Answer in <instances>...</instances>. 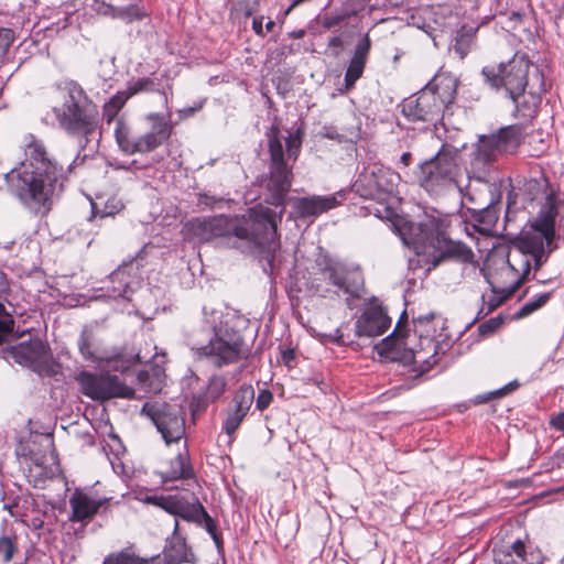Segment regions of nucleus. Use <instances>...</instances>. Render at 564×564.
<instances>
[{
    "mask_svg": "<svg viewBox=\"0 0 564 564\" xmlns=\"http://www.w3.org/2000/svg\"><path fill=\"white\" fill-rule=\"evenodd\" d=\"M91 344H93V335L88 330L84 329L80 334V337L78 339V348L80 354L86 359H93L94 352L91 350Z\"/></svg>",
    "mask_w": 564,
    "mask_h": 564,
    "instance_id": "39",
    "label": "nucleus"
},
{
    "mask_svg": "<svg viewBox=\"0 0 564 564\" xmlns=\"http://www.w3.org/2000/svg\"><path fill=\"white\" fill-rule=\"evenodd\" d=\"M159 83L152 77H140L129 80L126 89L121 90L128 99L142 93H153L159 90Z\"/></svg>",
    "mask_w": 564,
    "mask_h": 564,
    "instance_id": "31",
    "label": "nucleus"
},
{
    "mask_svg": "<svg viewBox=\"0 0 564 564\" xmlns=\"http://www.w3.org/2000/svg\"><path fill=\"white\" fill-rule=\"evenodd\" d=\"M262 22H263V17L254 18L252 21V29H253L254 33L260 36H264Z\"/></svg>",
    "mask_w": 564,
    "mask_h": 564,
    "instance_id": "53",
    "label": "nucleus"
},
{
    "mask_svg": "<svg viewBox=\"0 0 564 564\" xmlns=\"http://www.w3.org/2000/svg\"><path fill=\"white\" fill-rule=\"evenodd\" d=\"M476 178L478 185L482 186L484 193L477 196V205L470 207L474 219L478 223L477 229L482 232H489L498 220L496 205L500 202V191L488 183V175L484 171L476 167Z\"/></svg>",
    "mask_w": 564,
    "mask_h": 564,
    "instance_id": "17",
    "label": "nucleus"
},
{
    "mask_svg": "<svg viewBox=\"0 0 564 564\" xmlns=\"http://www.w3.org/2000/svg\"><path fill=\"white\" fill-rule=\"evenodd\" d=\"M501 317H492L478 326V332L482 336H487L496 332L502 325Z\"/></svg>",
    "mask_w": 564,
    "mask_h": 564,
    "instance_id": "42",
    "label": "nucleus"
},
{
    "mask_svg": "<svg viewBox=\"0 0 564 564\" xmlns=\"http://www.w3.org/2000/svg\"><path fill=\"white\" fill-rule=\"evenodd\" d=\"M130 264L123 262L108 276L109 286L107 288L109 296L117 299L123 297L130 300V293H132L131 278L128 272Z\"/></svg>",
    "mask_w": 564,
    "mask_h": 564,
    "instance_id": "27",
    "label": "nucleus"
},
{
    "mask_svg": "<svg viewBox=\"0 0 564 564\" xmlns=\"http://www.w3.org/2000/svg\"><path fill=\"white\" fill-rule=\"evenodd\" d=\"M188 238L198 242H208L214 239L209 218H195L185 226Z\"/></svg>",
    "mask_w": 564,
    "mask_h": 564,
    "instance_id": "29",
    "label": "nucleus"
},
{
    "mask_svg": "<svg viewBox=\"0 0 564 564\" xmlns=\"http://www.w3.org/2000/svg\"><path fill=\"white\" fill-rule=\"evenodd\" d=\"M186 454L178 453L176 457L170 462V467L161 473L163 481L189 478L193 471L186 463Z\"/></svg>",
    "mask_w": 564,
    "mask_h": 564,
    "instance_id": "28",
    "label": "nucleus"
},
{
    "mask_svg": "<svg viewBox=\"0 0 564 564\" xmlns=\"http://www.w3.org/2000/svg\"><path fill=\"white\" fill-rule=\"evenodd\" d=\"M108 501H110V498L93 499L84 492L76 491L69 499L72 508L70 520L75 522L88 521Z\"/></svg>",
    "mask_w": 564,
    "mask_h": 564,
    "instance_id": "26",
    "label": "nucleus"
},
{
    "mask_svg": "<svg viewBox=\"0 0 564 564\" xmlns=\"http://www.w3.org/2000/svg\"><path fill=\"white\" fill-rule=\"evenodd\" d=\"M197 330H192V349L197 359H205L216 368L234 364L242 358L245 354V341L241 334L234 329L226 328L224 332L208 336V343L199 345L195 339Z\"/></svg>",
    "mask_w": 564,
    "mask_h": 564,
    "instance_id": "9",
    "label": "nucleus"
},
{
    "mask_svg": "<svg viewBox=\"0 0 564 564\" xmlns=\"http://www.w3.org/2000/svg\"><path fill=\"white\" fill-rule=\"evenodd\" d=\"M294 210L299 218H316L321 214L335 208L339 202L336 195L296 197Z\"/></svg>",
    "mask_w": 564,
    "mask_h": 564,
    "instance_id": "23",
    "label": "nucleus"
},
{
    "mask_svg": "<svg viewBox=\"0 0 564 564\" xmlns=\"http://www.w3.org/2000/svg\"><path fill=\"white\" fill-rule=\"evenodd\" d=\"M348 17L349 13L347 12L325 14L322 20V26L326 30H330L332 28L343 23Z\"/></svg>",
    "mask_w": 564,
    "mask_h": 564,
    "instance_id": "41",
    "label": "nucleus"
},
{
    "mask_svg": "<svg viewBox=\"0 0 564 564\" xmlns=\"http://www.w3.org/2000/svg\"><path fill=\"white\" fill-rule=\"evenodd\" d=\"M519 386H520L519 381L513 380V381L509 382L508 384H506L505 387L491 392L490 395H492V397L506 395V394L510 393L511 391L518 389Z\"/></svg>",
    "mask_w": 564,
    "mask_h": 564,
    "instance_id": "50",
    "label": "nucleus"
},
{
    "mask_svg": "<svg viewBox=\"0 0 564 564\" xmlns=\"http://www.w3.org/2000/svg\"><path fill=\"white\" fill-rule=\"evenodd\" d=\"M13 318L6 312L0 317V344L4 340L7 335H10L13 330Z\"/></svg>",
    "mask_w": 564,
    "mask_h": 564,
    "instance_id": "44",
    "label": "nucleus"
},
{
    "mask_svg": "<svg viewBox=\"0 0 564 564\" xmlns=\"http://www.w3.org/2000/svg\"><path fill=\"white\" fill-rule=\"evenodd\" d=\"M18 552V539L15 535H0V563H10Z\"/></svg>",
    "mask_w": 564,
    "mask_h": 564,
    "instance_id": "34",
    "label": "nucleus"
},
{
    "mask_svg": "<svg viewBox=\"0 0 564 564\" xmlns=\"http://www.w3.org/2000/svg\"><path fill=\"white\" fill-rule=\"evenodd\" d=\"M144 15V11L138 6V3H131L127 7H115L112 19H119L126 23H131L143 19Z\"/></svg>",
    "mask_w": 564,
    "mask_h": 564,
    "instance_id": "33",
    "label": "nucleus"
},
{
    "mask_svg": "<svg viewBox=\"0 0 564 564\" xmlns=\"http://www.w3.org/2000/svg\"><path fill=\"white\" fill-rule=\"evenodd\" d=\"M426 240H429V238H426V239L425 238H417V239H414L413 241H408V240L404 239V242H405V245H409V243L416 245V243H420V242L421 243H425Z\"/></svg>",
    "mask_w": 564,
    "mask_h": 564,
    "instance_id": "58",
    "label": "nucleus"
},
{
    "mask_svg": "<svg viewBox=\"0 0 564 564\" xmlns=\"http://www.w3.org/2000/svg\"><path fill=\"white\" fill-rule=\"evenodd\" d=\"M431 322L435 323V325H440L442 328L444 327L445 324V321L441 317V315H436L435 313L420 315L413 319V323L416 327L425 326Z\"/></svg>",
    "mask_w": 564,
    "mask_h": 564,
    "instance_id": "43",
    "label": "nucleus"
},
{
    "mask_svg": "<svg viewBox=\"0 0 564 564\" xmlns=\"http://www.w3.org/2000/svg\"><path fill=\"white\" fill-rule=\"evenodd\" d=\"M533 67L538 66L531 64L524 55H516L506 64L484 67L481 74L491 88L503 90L507 97H514L530 88Z\"/></svg>",
    "mask_w": 564,
    "mask_h": 564,
    "instance_id": "10",
    "label": "nucleus"
},
{
    "mask_svg": "<svg viewBox=\"0 0 564 564\" xmlns=\"http://www.w3.org/2000/svg\"><path fill=\"white\" fill-rule=\"evenodd\" d=\"M91 8L101 15L113 18L115 6L105 2L104 0H91Z\"/></svg>",
    "mask_w": 564,
    "mask_h": 564,
    "instance_id": "45",
    "label": "nucleus"
},
{
    "mask_svg": "<svg viewBox=\"0 0 564 564\" xmlns=\"http://www.w3.org/2000/svg\"><path fill=\"white\" fill-rule=\"evenodd\" d=\"M542 555L538 551H528L521 540L514 541L506 550L495 552L496 564H541Z\"/></svg>",
    "mask_w": 564,
    "mask_h": 564,
    "instance_id": "24",
    "label": "nucleus"
},
{
    "mask_svg": "<svg viewBox=\"0 0 564 564\" xmlns=\"http://www.w3.org/2000/svg\"><path fill=\"white\" fill-rule=\"evenodd\" d=\"M305 34V31L304 30H297V31H293L290 35L293 37V39H302Z\"/></svg>",
    "mask_w": 564,
    "mask_h": 564,
    "instance_id": "55",
    "label": "nucleus"
},
{
    "mask_svg": "<svg viewBox=\"0 0 564 564\" xmlns=\"http://www.w3.org/2000/svg\"><path fill=\"white\" fill-rule=\"evenodd\" d=\"M25 159L6 174L9 192L33 216H46L64 191L67 174L76 160L65 167L33 134L24 139Z\"/></svg>",
    "mask_w": 564,
    "mask_h": 564,
    "instance_id": "2",
    "label": "nucleus"
},
{
    "mask_svg": "<svg viewBox=\"0 0 564 564\" xmlns=\"http://www.w3.org/2000/svg\"><path fill=\"white\" fill-rule=\"evenodd\" d=\"M523 141V129L518 124L502 127L497 133L481 135L475 145L469 167L467 169L468 184L465 187L464 196L474 206L477 205V196L484 193L482 186L478 185L476 167L488 175V183L499 189L497 175L494 170V162L501 153H514Z\"/></svg>",
    "mask_w": 564,
    "mask_h": 564,
    "instance_id": "5",
    "label": "nucleus"
},
{
    "mask_svg": "<svg viewBox=\"0 0 564 564\" xmlns=\"http://www.w3.org/2000/svg\"><path fill=\"white\" fill-rule=\"evenodd\" d=\"M202 329L208 336L215 335V333L224 332L223 328V312L210 306L204 305L202 310Z\"/></svg>",
    "mask_w": 564,
    "mask_h": 564,
    "instance_id": "30",
    "label": "nucleus"
},
{
    "mask_svg": "<svg viewBox=\"0 0 564 564\" xmlns=\"http://www.w3.org/2000/svg\"><path fill=\"white\" fill-rule=\"evenodd\" d=\"M285 142L289 156L296 159L301 149V140L297 137L290 134Z\"/></svg>",
    "mask_w": 564,
    "mask_h": 564,
    "instance_id": "46",
    "label": "nucleus"
},
{
    "mask_svg": "<svg viewBox=\"0 0 564 564\" xmlns=\"http://www.w3.org/2000/svg\"><path fill=\"white\" fill-rule=\"evenodd\" d=\"M109 215H112V212H105L101 214V217L109 216Z\"/></svg>",
    "mask_w": 564,
    "mask_h": 564,
    "instance_id": "63",
    "label": "nucleus"
},
{
    "mask_svg": "<svg viewBox=\"0 0 564 564\" xmlns=\"http://www.w3.org/2000/svg\"><path fill=\"white\" fill-rule=\"evenodd\" d=\"M76 381L79 383L83 394L97 401L130 398L134 393L133 389L121 382L116 375L82 371L76 376Z\"/></svg>",
    "mask_w": 564,
    "mask_h": 564,
    "instance_id": "15",
    "label": "nucleus"
},
{
    "mask_svg": "<svg viewBox=\"0 0 564 564\" xmlns=\"http://www.w3.org/2000/svg\"><path fill=\"white\" fill-rule=\"evenodd\" d=\"M196 110H197V108H185V109L181 110V113L183 116H192Z\"/></svg>",
    "mask_w": 564,
    "mask_h": 564,
    "instance_id": "57",
    "label": "nucleus"
},
{
    "mask_svg": "<svg viewBox=\"0 0 564 564\" xmlns=\"http://www.w3.org/2000/svg\"><path fill=\"white\" fill-rule=\"evenodd\" d=\"M546 91L544 75L539 67H533L530 88L524 89L521 95L509 97L514 106L518 116L531 119L536 115L541 102V95Z\"/></svg>",
    "mask_w": 564,
    "mask_h": 564,
    "instance_id": "19",
    "label": "nucleus"
},
{
    "mask_svg": "<svg viewBox=\"0 0 564 564\" xmlns=\"http://www.w3.org/2000/svg\"><path fill=\"white\" fill-rule=\"evenodd\" d=\"M164 371L160 367H153L150 371H141L138 376L141 382H149V387L152 390H160L164 380Z\"/></svg>",
    "mask_w": 564,
    "mask_h": 564,
    "instance_id": "35",
    "label": "nucleus"
},
{
    "mask_svg": "<svg viewBox=\"0 0 564 564\" xmlns=\"http://www.w3.org/2000/svg\"><path fill=\"white\" fill-rule=\"evenodd\" d=\"M411 158L412 155L410 152H404L400 158V163L406 167L410 164Z\"/></svg>",
    "mask_w": 564,
    "mask_h": 564,
    "instance_id": "54",
    "label": "nucleus"
},
{
    "mask_svg": "<svg viewBox=\"0 0 564 564\" xmlns=\"http://www.w3.org/2000/svg\"><path fill=\"white\" fill-rule=\"evenodd\" d=\"M142 413L151 419L165 444L178 443L183 438L185 412L180 403L147 402Z\"/></svg>",
    "mask_w": 564,
    "mask_h": 564,
    "instance_id": "13",
    "label": "nucleus"
},
{
    "mask_svg": "<svg viewBox=\"0 0 564 564\" xmlns=\"http://www.w3.org/2000/svg\"><path fill=\"white\" fill-rule=\"evenodd\" d=\"M52 111L58 127L69 137L78 140L84 150L96 133L99 112L83 87L70 80L56 87L53 93Z\"/></svg>",
    "mask_w": 564,
    "mask_h": 564,
    "instance_id": "4",
    "label": "nucleus"
},
{
    "mask_svg": "<svg viewBox=\"0 0 564 564\" xmlns=\"http://www.w3.org/2000/svg\"><path fill=\"white\" fill-rule=\"evenodd\" d=\"M91 208H93V213H91V218L96 216V205L94 203H91Z\"/></svg>",
    "mask_w": 564,
    "mask_h": 564,
    "instance_id": "61",
    "label": "nucleus"
},
{
    "mask_svg": "<svg viewBox=\"0 0 564 564\" xmlns=\"http://www.w3.org/2000/svg\"><path fill=\"white\" fill-rule=\"evenodd\" d=\"M14 41V32L11 29H0V58L3 57Z\"/></svg>",
    "mask_w": 564,
    "mask_h": 564,
    "instance_id": "40",
    "label": "nucleus"
},
{
    "mask_svg": "<svg viewBox=\"0 0 564 564\" xmlns=\"http://www.w3.org/2000/svg\"><path fill=\"white\" fill-rule=\"evenodd\" d=\"M403 318L406 319L405 312L402 313L393 333L382 339L381 343L376 346V349L380 356L391 360H400L404 365H412L414 371H417L419 375H423L438 362L441 344L425 329L426 334L424 336L421 335L419 348L405 350L402 356L399 357V351L404 343L399 339H392V337L397 336Z\"/></svg>",
    "mask_w": 564,
    "mask_h": 564,
    "instance_id": "7",
    "label": "nucleus"
},
{
    "mask_svg": "<svg viewBox=\"0 0 564 564\" xmlns=\"http://www.w3.org/2000/svg\"><path fill=\"white\" fill-rule=\"evenodd\" d=\"M550 424L558 431H564V412L552 417Z\"/></svg>",
    "mask_w": 564,
    "mask_h": 564,
    "instance_id": "52",
    "label": "nucleus"
},
{
    "mask_svg": "<svg viewBox=\"0 0 564 564\" xmlns=\"http://www.w3.org/2000/svg\"><path fill=\"white\" fill-rule=\"evenodd\" d=\"M267 137L270 165L265 184L269 196L265 200L270 205L280 207V210L275 212L268 206L257 205L249 210V218L242 221L226 216H214L209 219L214 239L225 237L229 247L241 252H251L256 248L263 249L264 258L272 269L275 252L280 249L278 224L282 220L293 174L284 160L279 129L272 126Z\"/></svg>",
    "mask_w": 564,
    "mask_h": 564,
    "instance_id": "1",
    "label": "nucleus"
},
{
    "mask_svg": "<svg viewBox=\"0 0 564 564\" xmlns=\"http://www.w3.org/2000/svg\"><path fill=\"white\" fill-rule=\"evenodd\" d=\"M128 100L129 99L127 96H124V94L120 90L104 105L102 115L107 123H110L115 120L118 112L123 108Z\"/></svg>",
    "mask_w": 564,
    "mask_h": 564,
    "instance_id": "32",
    "label": "nucleus"
},
{
    "mask_svg": "<svg viewBox=\"0 0 564 564\" xmlns=\"http://www.w3.org/2000/svg\"><path fill=\"white\" fill-rule=\"evenodd\" d=\"M370 50L371 39L369 33H366L356 43L352 55L345 72L344 82L347 90L354 88L357 80L362 77L366 64L369 59Z\"/></svg>",
    "mask_w": 564,
    "mask_h": 564,
    "instance_id": "22",
    "label": "nucleus"
},
{
    "mask_svg": "<svg viewBox=\"0 0 564 564\" xmlns=\"http://www.w3.org/2000/svg\"><path fill=\"white\" fill-rule=\"evenodd\" d=\"M344 48H345L344 33L335 34L328 39L325 54L327 56L337 58L343 53Z\"/></svg>",
    "mask_w": 564,
    "mask_h": 564,
    "instance_id": "38",
    "label": "nucleus"
},
{
    "mask_svg": "<svg viewBox=\"0 0 564 564\" xmlns=\"http://www.w3.org/2000/svg\"><path fill=\"white\" fill-rule=\"evenodd\" d=\"M397 178L398 175L390 169L373 163L364 167L354 188L364 198L379 200L393 192Z\"/></svg>",
    "mask_w": 564,
    "mask_h": 564,
    "instance_id": "16",
    "label": "nucleus"
},
{
    "mask_svg": "<svg viewBox=\"0 0 564 564\" xmlns=\"http://www.w3.org/2000/svg\"><path fill=\"white\" fill-rule=\"evenodd\" d=\"M174 522H175V523H174V533L176 534V533H177V530H178V520H177V519H175V521H174Z\"/></svg>",
    "mask_w": 564,
    "mask_h": 564,
    "instance_id": "60",
    "label": "nucleus"
},
{
    "mask_svg": "<svg viewBox=\"0 0 564 564\" xmlns=\"http://www.w3.org/2000/svg\"><path fill=\"white\" fill-rule=\"evenodd\" d=\"M456 98V82L446 78L429 84L401 102V112L412 122L436 124Z\"/></svg>",
    "mask_w": 564,
    "mask_h": 564,
    "instance_id": "6",
    "label": "nucleus"
},
{
    "mask_svg": "<svg viewBox=\"0 0 564 564\" xmlns=\"http://www.w3.org/2000/svg\"><path fill=\"white\" fill-rule=\"evenodd\" d=\"M10 291L9 281L6 273L0 270V297L7 295Z\"/></svg>",
    "mask_w": 564,
    "mask_h": 564,
    "instance_id": "51",
    "label": "nucleus"
},
{
    "mask_svg": "<svg viewBox=\"0 0 564 564\" xmlns=\"http://www.w3.org/2000/svg\"><path fill=\"white\" fill-rule=\"evenodd\" d=\"M197 202H198V205H204L206 207L212 208L216 204L221 203L223 198L203 193V194L198 195Z\"/></svg>",
    "mask_w": 564,
    "mask_h": 564,
    "instance_id": "49",
    "label": "nucleus"
},
{
    "mask_svg": "<svg viewBox=\"0 0 564 564\" xmlns=\"http://www.w3.org/2000/svg\"><path fill=\"white\" fill-rule=\"evenodd\" d=\"M499 305V302L498 303H495V304H490L489 306V312L492 311L496 306Z\"/></svg>",
    "mask_w": 564,
    "mask_h": 564,
    "instance_id": "62",
    "label": "nucleus"
},
{
    "mask_svg": "<svg viewBox=\"0 0 564 564\" xmlns=\"http://www.w3.org/2000/svg\"><path fill=\"white\" fill-rule=\"evenodd\" d=\"M272 401V393L269 390H262L257 398V408L260 411L267 409Z\"/></svg>",
    "mask_w": 564,
    "mask_h": 564,
    "instance_id": "48",
    "label": "nucleus"
},
{
    "mask_svg": "<svg viewBox=\"0 0 564 564\" xmlns=\"http://www.w3.org/2000/svg\"><path fill=\"white\" fill-rule=\"evenodd\" d=\"M319 274L323 281L333 286L330 291L338 296H346V301L361 296L364 278L358 270H351L339 261L325 259Z\"/></svg>",
    "mask_w": 564,
    "mask_h": 564,
    "instance_id": "14",
    "label": "nucleus"
},
{
    "mask_svg": "<svg viewBox=\"0 0 564 564\" xmlns=\"http://www.w3.org/2000/svg\"><path fill=\"white\" fill-rule=\"evenodd\" d=\"M10 355L15 362L32 368L41 376H53L56 372V365L40 339H31L12 346Z\"/></svg>",
    "mask_w": 564,
    "mask_h": 564,
    "instance_id": "18",
    "label": "nucleus"
},
{
    "mask_svg": "<svg viewBox=\"0 0 564 564\" xmlns=\"http://www.w3.org/2000/svg\"><path fill=\"white\" fill-rule=\"evenodd\" d=\"M253 399L254 390L251 386L241 387L235 394L234 408L228 411L223 424V431L229 436V442H232V436L248 414Z\"/></svg>",
    "mask_w": 564,
    "mask_h": 564,
    "instance_id": "21",
    "label": "nucleus"
},
{
    "mask_svg": "<svg viewBox=\"0 0 564 564\" xmlns=\"http://www.w3.org/2000/svg\"><path fill=\"white\" fill-rule=\"evenodd\" d=\"M431 243L436 249V253L432 256L429 270L435 269L446 260L467 263L474 258L473 251L465 243L446 239L443 235H437L435 239L432 238Z\"/></svg>",
    "mask_w": 564,
    "mask_h": 564,
    "instance_id": "20",
    "label": "nucleus"
},
{
    "mask_svg": "<svg viewBox=\"0 0 564 564\" xmlns=\"http://www.w3.org/2000/svg\"><path fill=\"white\" fill-rule=\"evenodd\" d=\"M391 321L381 308H369L356 322V335L359 337H377L382 335Z\"/></svg>",
    "mask_w": 564,
    "mask_h": 564,
    "instance_id": "25",
    "label": "nucleus"
},
{
    "mask_svg": "<svg viewBox=\"0 0 564 564\" xmlns=\"http://www.w3.org/2000/svg\"><path fill=\"white\" fill-rule=\"evenodd\" d=\"M550 300V293H542L538 295L535 299L527 302L518 312L517 317L523 318L532 314L533 312L541 308L543 305L547 303Z\"/></svg>",
    "mask_w": 564,
    "mask_h": 564,
    "instance_id": "36",
    "label": "nucleus"
},
{
    "mask_svg": "<svg viewBox=\"0 0 564 564\" xmlns=\"http://www.w3.org/2000/svg\"><path fill=\"white\" fill-rule=\"evenodd\" d=\"M470 46V39L460 36L456 40L454 51L463 58L467 55Z\"/></svg>",
    "mask_w": 564,
    "mask_h": 564,
    "instance_id": "47",
    "label": "nucleus"
},
{
    "mask_svg": "<svg viewBox=\"0 0 564 564\" xmlns=\"http://www.w3.org/2000/svg\"><path fill=\"white\" fill-rule=\"evenodd\" d=\"M145 118L151 127L138 135L121 118L117 120L115 138L119 149L126 154L152 152L170 139L173 127L161 113L151 112Z\"/></svg>",
    "mask_w": 564,
    "mask_h": 564,
    "instance_id": "8",
    "label": "nucleus"
},
{
    "mask_svg": "<svg viewBox=\"0 0 564 564\" xmlns=\"http://www.w3.org/2000/svg\"><path fill=\"white\" fill-rule=\"evenodd\" d=\"M293 358V351L286 350L283 352V360L288 364Z\"/></svg>",
    "mask_w": 564,
    "mask_h": 564,
    "instance_id": "56",
    "label": "nucleus"
},
{
    "mask_svg": "<svg viewBox=\"0 0 564 564\" xmlns=\"http://www.w3.org/2000/svg\"><path fill=\"white\" fill-rule=\"evenodd\" d=\"M145 502L156 506L176 518L203 527L210 534L217 549H223V540L217 533L216 523L197 498L189 500L182 494L148 496Z\"/></svg>",
    "mask_w": 564,
    "mask_h": 564,
    "instance_id": "11",
    "label": "nucleus"
},
{
    "mask_svg": "<svg viewBox=\"0 0 564 564\" xmlns=\"http://www.w3.org/2000/svg\"><path fill=\"white\" fill-rule=\"evenodd\" d=\"M457 154L456 148L443 144L432 159L420 164L417 181L421 186L429 192H437L455 184L463 192L456 180L459 171L456 162Z\"/></svg>",
    "mask_w": 564,
    "mask_h": 564,
    "instance_id": "12",
    "label": "nucleus"
},
{
    "mask_svg": "<svg viewBox=\"0 0 564 564\" xmlns=\"http://www.w3.org/2000/svg\"><path fill=\"white\" fill-rule=\"evenodd\" d=\"M274 26H275L274 21L269 20V21L265 23V31H267V32H272V31H273V29H274Z\"/></svg>",
    "mask_w": 564,
    "mask_h": 564,
    "instance_id": "59",
    "label": "nucleus"
},
{
    "mask_svg": "<svg viewBox=\"0 0 564 564\" xmlns=\"http://www.w3.org/2000/svg\"><path fill=\"white\" fill-rule=\"evenodd\" d=\"M557 207L550 195L542 205L536 217L529 221L514 241V252L510 254L508 263L517 272H522L518 281L508 290L506 296L512 295L523 282L531 270V260L534 270L538 271L549 259L550 253L556 249L553 243L555 238V219Z\"/></svg>",
    "mask_w": 564,
    "mask_h": 564,
    "instance_id": "3",
    "label": "nucleus"
},
{
    "mask_svg": "<svg viewBox=\"0 0 564 564\" xmlns=\"http://www.w3.org/2000/svg\"><path fill=\"white\" fill-rule=\"evenodd\" d=\"M226 379L221 375H214L210 377L207 389H206V397L210 400L218 399L226 389Z\"/></svg>",
    "mask_w": 564,
    "mask_h": 564,
    "instance_id": "37",
    "label": "nucleus"
},
{
    "mask_svg": "<svg viewBox=\"0 0 564 564\" xmlns=\"http://www.w3.org/2000/svg\"><path fill=\"white\" fill-rule=\"evenodd\" d=\"M162 96L164 97V100H167L166 94L162 93Z\"/></svg>",
    "mask_w": 564,
    "mask_h": 564,
    "instance_id": "64",
    "label": "nucleus"
}]
</instances>
